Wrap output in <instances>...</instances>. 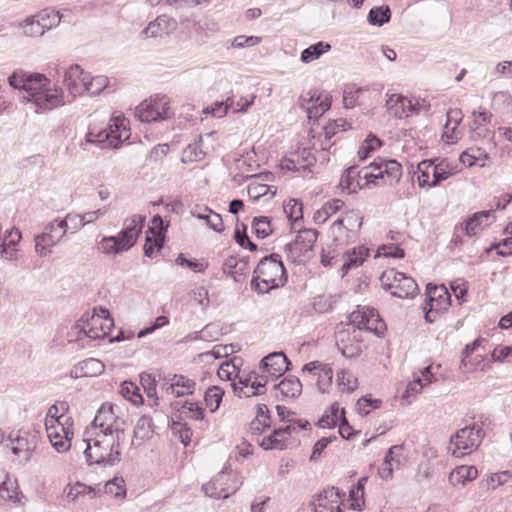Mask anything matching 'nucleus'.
I'll return each mask as SVG.
<instances>
[{
	"label": "nucleus",
	"mask_w": 512,
	"mask_h": 512,
	"mask_svg": "<svg viewBox=\"0 0 512 512\" xmlns=\"http://www.w3.org/2000/svg\"><path fill=\"white\" fill-rule=\"evenodd\" d=\"M123 440L120 429H116V434L96 432L94 437L85 438L83 446L87 464L116 465L120 461V442Z\"/></svg>",
	"instance_id": "f257e3e1"
},
{
	"label": "nucleus",
	"mask_w": 512,
	"mask_h": 512,
	"mask_svg": "<svg viewBox=\"0 0 512 512\" xmlns=\"http://www.w3.org/2000/svg\"><path fill=\"white\" fill-rule=\"evenodd\" d=\"M287 282V274L281 258L272 253L260 260L251 280V288L259 294L268 293L272 289L283 287Z\"/></svg>",
	"instance_id": "f03ea898"
},
{
	"label": "nucleus",
	"mask_w": 512,
	"mask_h": 512,
	"mask_svg": "<svg viewBox=\"0 0 512 512\" xmlns=\"http://www.w3.org/2000/svg\"><path fill=\"white\" fill-rule=\"evenodd\" d=\"M114 321L108 310L100 309V313L83 315L71 328L69 342L89 338L93 340L102 339L109 335Z\"/></svg>",
	"instance_id": "7ed1b4c3"
},
{
	"label": "nucleus",
	"mask_w": 512,
	"mask_h": 512,
	"mask_svg": "<svg viewBox=\"0 0 512 512\" xmlns=\"http://www.w3.org/2000/svg\"><path fill=\"white\" fill-rule=\"evenodd\" d=\"M485 437L483 428L473 423L457 430L450 437L449 452L454 457H463L479 447Z\"/></svg>",
	"instance_id": "20e7f679"
},
{
	"label": "nucleus",
	"mask_w": 512,
	"mask_h": 512,
	"mask_svg": "<svg viewBox=\"0 0 512 512\" xmlns=\"http://www.w3.org/2000/svg\"><path fill=\"white\" fill-rule=\"evenodd\" d=\"M173 115L170 100L166 95L151 96L135 108V117L146 123L164 121Z\"/></svg>",
	"instance_id": "39448f33"
},
{
	"label": "nucleus",
	"mask_w": 512,
	"mask_h": 512,
	"mask_svg": "<svg viewBox=\"0 0 512 512\" xmlns=\"http://www.w3.org/2000/svg\"><path fill=\"white\" fill-rule=\"evenodd\" d=\"M380 281L384 289L391 291V294L398 298H412L418 293L415 280L395 269L384 271Z\"/></svg>",
	"instance_id": "423d86ee"
},
{
	"label": "nucleus",
	"mask_w": 512,
	"mask_h": 512,
	"mask_svg": "<svg viewBox=\"0 0 512 512\" xmlns=\"http://www.w3.org/2000/svg\"><path fill=\"white\" fill-rule=\"evenodd\" d=\"M350 323L354 330H366L380 336L386 330L384 321L380 318L378 311L370 307H362L350 314Z\"/></svg>",
	"instance_id": "0eeeda50"
},
{
	"label": "nucleus",
	"mask_w": 512,
	"mask_h": 512,
	"mask_svg": "<svg viewBox=\"0 0 512 512\" xmlns=\"http://www.w3.org/2000/svg\"><path fill=\"white\" fill-rule=\"evenodd\" d=\"M119 411L120 408L117 405L102 404L94 418V427L100 428L99 432L101 433L113 434H116V429H120L122 431V437H124L125 421L118 415Z\"/></svg>",
	"instance_id": "6e6552de"
},
{
	"label": "nucleus",
	"mask_w": 512,
	"mask_h": 512,
	"mask_svg": "<svg viewBox=\"0 0 512 512\" xmlns=\"http://www.w3.org/2000/svg\"><path fill=\"white\" fill-rule=\"evenodd\" d=\"M67 233L65 222L55 219L49 222L42 234L35 238V250L40 256H46L50 253L49 248L58 244Z\"/></svg>",
	"instance_id": "1a4fd4ad"
},
{
	"label": "nucleus",
	"mask_w": 512,
	"mask_h": 512,
	"mask_svg": "<svg viewBox=\"0 0 512 512\" xmlns=\"http://www.w3.org/2000/svg\"><path fill=\"white\" fill-rule=\"evenodd\" d=\"M299 105L306 110L309 119H317L329 110L330 96L316 89L310 90L300 97Z\"/></svg>",
	"instance_id": "9d476101"
},
{
	"label": "nucleus",
	"mask_w": 512,
	"mask_h": 512,
	"mask_svg": "<svg viewBox=\"0 0 512 512\" xmlns=\"http://www.w3.org/2000/svg\"><path fill=\"white\" fill-rule=\"evenodd\" d=\"M204 493L215 499H226L238 489L230 473L221 471L211 481L202 486Z\"/></svg>",
	"instance_id": "9b49d317"
},
{
	"label": "nucleus",
	"mask_w": 512,
	"mask_h": 512,
	"mask_svg": "<svg viewBox=\"0 0 512 512\" xmlns=\"http://www.w3.org/2000/svg\"><path fill=\"white\" fill-rule=\"evenodd\" d=\"M372 167L377 170V174L365 173L368 181L386 178V181L392 185L398 182L402 175V167L396 160L378 158L372 162Z\"/></svg>",
	"instance_id": "f8f14e48"
},
{
	"label": "nucleus",
	"mask_w": 512,
	"mask_h": 512,
	"mask_svg": "<svg viewBox=\"0 0 512 512\" xmlns=\"http://www.w3.org/2000/svg\"><path fill=\"white\" fill-rule=\"evenodd\" d=\"M290 364L291 362L283 352H273L261 360L260 368L263 373H267L271 380L274 381L289 370Z\"/></svg>",
	"instance_id": "ddd939ff"
},
{
	"label": "nucleus",
	"mask_w": 512,
	"mask_h": 512,
	"mask_svg": "<svg viewBox=\"0 0 512 512\" xmlns=\"http://www.w3.org/2000/svg\"><path fill=\"white\" fill-rule=\"evenodd\" d=\"M341 503L339 489L330 487L318 494L313 502L314 512H342Z\"/></svg>",
	"instance_id": "4468645a"
},
{
	"label": "nucleus",
	"mask_w": 512,
	"mask_h": 512,
	"mask_svg": "<svg viewBox=\"0 0 512 512\" xmlns=\"http://www.w3.org/2000/svg\"><path fill=\"white\" fill-rule=\"evenodd\" d=\"M45 428L51 445L58 452H65L70 448L73 435L70 428L65 427L63 423L46 424Z\"/></svg>",
	"instance_id": "2eb2a0df"
},
{
	"label": "nucleus",
	"mask_w": 512,
	"mask_h": 512,
	"mask_svg": "<svg viewBox=\"0 0 512 512\" xmlns=\"http://www.w3.org/2000/svg\"><path fill=\"white\" fill-rule=\"evenodd\" d=\"M32 103L37 107V111H48L64 105L63 92L58 88L46 86L39 94L34 96Z\"/></svg>",
	"instance_id": "dca6fc26"
},
{
	"label": "nucleus",
	"mask_w": 512,
	"mask_h": 512,
	"mask_svg": "<svg viewBox=\"0 0 512 512\" xmlns=\"http://www.w3.org/2000/svg\"><path fill=\"white\" fill-rule=\"evenodd\" d=\"M317 237L318 231L315 229L300 230L295 240L287 245V249L298 256L304 255L306 252L312 250Z\"/></svg>",
	"instance_id": "f3484780"
},
{
	"label": "nucleus",
	"mask_w": 512,
	"mask_h": 512,
	"mask_svg": "<svg viewBox=\"0 0 512 512\" xmlns=\"http://www.w3.org/2000/svg\"><path fill=\"white\" fill-rule=\"evenodd\" d=\"M389 113L396 118L403 119L418 111L417 105L407 97L393 94L386 102Z\"/></svg>",
	"instance_id": "a211bd4d"
},
{
	"label": "nucleus",
	"mask_w": 512,
	"mask_h": 512,
	"mask_svg": "<svg viewBox=\"0 0 512 512\" xmlns=\"http://www.w3.org/2000/svg\"><path fill=\"white\" fill-rule=\"evenodd\" d=\"M176 21L167 16L160 15L155 20L151 21L148 26L142 31L145 37L157 38L163 35H169L176 29Z\"/></svg>",
	"instance_id": "6ab92c4d"
},
{
	"label": "nucleus",
	"mask_w": 512,
	"mask_h": 512,
	"mask_svg": "<svg viewBox=\"0 0 512 512\" xmlns=\"http://www.w3.org/2000/svg\"><path fill=\"white\" fill-rule=\"evenodd\" d=\"M337 346L342 355L346 358L358 357L364 347L362 341H360L356 335V330H354L353 333H340Z\"/></svg>",
	"instance_id": "aec40b11"
},
{
	"label": "nucleus",
	"mask_w": 512,
	"mask_h": 512,
	"mask_svg": "<svg viewBox=\"0 0 512 512\" xmlns=\"http://www.w3.org/2000/svg\"><path fill=\"white\" fill-rule=\"evenodd\" d=\"M362 226V217L358 212L349 211L345 214L344 218L338 219L333 223L332 231L336 234L335 240H339L341 234L349 231L355 236L356 232Z\"/></svg>",
	"instance_id": "412c9836"
},
{
	"label": "nucleus",
	"mask_w": 512,
	"mask_h": 512,
	"mask_svg": "<svg viewBox=\"0 0 512 512\" xmlns=\"http://www.w3.org/2000/svg\"><path fill=\"white\" fill-rule=\"evenodd\" d=\"M294 430H296V427L292 424L279 427L275 429L271 435L264 437L260 443V446L264 450H282L286 447L285 441L290 437L292 431Z\"/></svg>",
	"instance_id": "4be33fe9"
},
{
	"label": "nucleus",
	"mask_w": 512,
	"mask_h": 512,
	"mask_svg": "<svg viewBox=\"0 0 512 512\" xmlns=\"http://www.w3.org/2000/svg\"><path fill=\"white\" fill-rule=\"evenodd\" d=\"M105 370V365L96 358H88L79 362L70 372L71 377H96Z\"/></svg>",
	"instance_id": "5701e85b"
},
{
	"label": "nucleus",
	"mask_w": 512,
	"mask_h": 512,
	"mask_svg": "<svg viewBox=\"0 0 512 512\" xmlns=\"http://www.w3.org/2000/svg\"><path fill=\"white\" fill-rule=\"evenodd\" d=\"M111 122L107 128V132H112L109 135V147L118 148L123 141L129 139L130 131L124 117H114Z\"/></svg>",
	"instance_id": "b1692460"
},
{
	"label": "nucleus",
	"mask_w": 512,
	"mask_h": 512,
	"mask_svg": "<svg viewBox=\"0 0 512 512\" xmlns=\"http://www.w3.org/2000/svg\"><path fill=\"white\" fill-rule=\"evenodd\" d=\"M87 79H89V75L79 65L70 66L64 75V83L74 96L82 94L83 82Z\"/></svg>",
	"instance_id": "393cba45"
},
{
	"label": "nucleus",
	"mask_w": 512,
	"mask_h": 512,
	"mask_svg": "<svg viewBox=\"0 0 512 512\" xmlns=\"http://www.w3.org/2000/svg\"><path fill=\"white\" fill-rule=\"evenodd\" d=\"M456 173L457 166L451 164L447 159H434L430 187L433 188L440 185L442 181H445Z\"/></svg>",
	"instance_id": "a878e982"
},
{
	"label": "nucleus",
	"mask_w": 512,
	"mask_h": 512,
	"mask_svg": "<svg viewBox=\"0 0 512 512\" xmlns=\"http://www.w3.org/2000/svg\"><path fill=\"white\" fill-rule=\"evenodd\" d=\"M214 136V132H209L205 136H200L197 142L189 144L183 151L182 154V162H197L204 159L206 156V151L204 148L205 140L212 138Z\"/></svg>",
	"instance_id": "bb28decb"
},
{
	"label": "nucleus",
	"mask_w": 512,
	"mask_h": 512,
	"mask_svg": "<svg viewBox=\"0 0 512 512\" xmlns=\"http://www.w3.org/2000/svg\"><path fill=\"white\" fill-rule=\"evenodd\" d=\"M368 255V249L365 247L353 248L351 251L343 253L340 261H342L341 272L342 277L345 276L351 268L360 266L365 257Z\"/></svg>",
	"instance_id": "cd10ccee"
},
{
	"label": "nucleus",
	"mask_w": 512,
	"mask_h": 512,
	"mask_svg": "<svg viewBox=\"0 0 512 512\" xmlns=\"http://www.w3.org/2000/svg\"><path fill=\"white\" fill-rule=\"evenodd\" d=\"M48 85H50V80L44 74L28 72V78L23 88L28 94L27 101L32 102L34 96Z\"/></svg>",
	"instance_id": "c85d7f7f"
},
{
	"label": "nucleus",
	"mask_w": 512,
	"mask_h": 512,
	"mask_svg": "<svg viewBox=\"0 0 512 512\" xmlns=\"http://www.w3.org/2000/svg\"><path fill=\"white\" fill-rule=\"evenodd\" d=\"M196 383L194 380L187 378L184 375L175 374L172 379L167 391L171 390V393L176 397H182L185 395L193 394Z\"/></svg>",
	"instance_id": "c756f323"
},
{
	"label": "nucleus",
	"mask_w": 512,
	"mask_h": 512,
	"mask_svg": "<svg viewBox=\"0 0 512 512\" xmlns=\"http://www.w3.org/2000/svg\"><path fill=\"white\" fill-rule=\"evenodd\" d=\"M10 443L12 444V452L17 455L23 457L25 462H28L32 456V452L34 450V445H32L26 435L13 436L10 434L8 437Z\"/></svg>",
	"instance_id": "7c9ffc66"
},
{
	"label": "nucleus",
	"mask_w": 512,
	"mask_h": 512,
	"mask_svg": "<svg viewBox=\"0 0 512 512\" xmlns=\"http://www.w3.org/2000/svg\"><path fill=\"white\" fill-rule=\"evenodd\" d=\"M222 269L225 274L232 276L235 281H240L239 277L243 276L248 269V260L230 256L225 259Z\"/></svg>",
	"instance_id": "2f4dec72"
},
{
	"label": "nucleus",
	"mask_w": 512,
	"mask_h": 512,
	"mask_svg": "<svg viewBox=\"0 0 512 512\" xmlns=\"http://www.w3.org/2000/svg\"><path fill=\"white\" fill-rule=\"evenodd\" d=\"M478 470L475 466L462 465L455 468L449 475V481L452 485L462 484L473 481L477 478Z\"/></svg>",
	"instance_id": "473e14b6"
},
{
	"label": "nucleus",
	"mask_w": 512,
	"mask_h": 512,
	"mask_svg": "<svg viewBox=\"0 0 512 512\" xmlns=\"http://www.w3.org/2000/svg\"><path fill=\"white\" fill-rule=\"evenodd\" d=\"M490 215L491 210L476 212L460 225V229L464 231L466 235L474 236L482 226L483 220H488Z\"/></svg>",
	"instance_id": "72a5a7b5"
},
{
	"label": "nucleus",
	"mask_w": 512,
	"mask_h": 512,
	"mask_svg": "<svg viewBox=\"0 0 512 512\" xmlns=\"http://www.w3.org/2000/svg\"><path fill=\"white\" fill-rule=\"evenodd\" d=\"M358 181L362 182L361 170H358L356 166H350L342 174L340 185L349 192H355L359 188Z\"/></svg>",
	"instance_id": "f704fd0d"
},
{
	"label": "nucleus",
	"mask_w": 512,
	"mask_h": 512,
	"mask_svg": "<svg viewBox=\"0 0 512 512\" xmlns=\"http://www.w3.org/2000/svg\"><path fill=\"white\" fill-rule=\"evenodd\" d=\"M427 294L430 304H434V302H436V310L445 308L443 304H445L446 301L450 298V295L444 285L437 286L428 284Z\"/></svg>",
	"instance_id": "c9c22d12"
},
{
	"label": "nucleus",
	"mask_w": 512,
	"mask_h": 512,
	"mask_svg": "<svg viewBox=\"0 0 512 512\" xmlns=\"http://www.w3.org/2000/svg\"><path fill=\"white\" fill-rule=\"evenodd\" d=\"M285 397L296 398L301 394L302 384L300 380L294 376L283 379L275 386Z\"/></svg>",
	"instance_id": "e433bc0d"
},
{
	"label": "nucleus",
	"mask_w": 512,
	"mask_h": 512,
	"mask_svg": "<svg viewBox=\"0 0 512 512\" xmlns=\"http://www.w3.org/2000/svg\"><path fill=\"white\" fill-rule=\"evenodd\" d=\"M330 49L331 45L329 43L320 41L304 49L301 53L300 59L303 63H310L318 59Z\"/></svg>",
	"instance_id": "4c0bfd02"
},
{
	"label": "nucleus",
	"mask_w": 512,
	"mask_h": 512,
	"mask_svg": "<svg viewBox=\"0 0 512 512\" xmlns=\"http://www.w3.org/2000/svg\"><path fill=\"white\" fill-rule=\"evenodd\" d=\"M391 19V10L389 6H379L370 9L368 13V23L373 26L381 27Z\"/></svg>",
	"instance_id": "58836bf2"
},
{
	"label": "nucleus",
	"mask_w": 512,
	"mask_h": 512,
	"mask_svg": "<svg viewBox=\"0 0 512 512\" xmlns=\"http://www.w3.org/2000/svg\"><path fill=\"white\" fill-rule=\"evenodd\" d=\"M33 16L39 20V25L43 26L44 32L50 30L54 26H57L61 21L59 12L50 9H44Z\"/></svg>",
	"instance_id": "ea45409f"
},
{
	"label": "nucleus",
	"mask_w": 512,
	"mask_h": 512,
	"mask_svg": "<svg viewBox=\"0 0 512 512\" xmlns=\"http://www.w3.org/2000/svg\"><path fill=\"white\" fill-rule=\"evenodd\" d=\"M433 161L434 159H425L422 160L417 166V179L420 187H430V178H432L433 171Z\"/></svg>",
	"instance_id": "a19ab883"
},
{
	"label": "nucleus",
	"mask_w": 512,
	"mask_h": 512,
	"mask_svg": "<svg viewBox=\"0 0 512 512\" xmlns=\"http://www.w3.org/2000/svg\"><path fill=\"white\" fill-rule=\"evenodd\" d=\"M108 85V78L96 76L85 80L82 86V93L87 92L91 96L98 95Z\"/></svg>",
	"instance_id": "79ce46f5"
},
{
	"label": "nucleus",
	"mask_w": 512,
	"mask_h": 512,
	"mask_svg": "<svg viewBox=\"0 0 512 512\" xmlns=\"http://www.w3.org/2000/svg\"><path fill=\"white\" fill-rule=\"evenodd\" d=\"M121 395L133 404L143 403V397L137 384L124 381L120 386Z\"/></svg>",
	"instance_id": "37998d69"
},
{
	"label": "nucleus",
	"mask_w": 512,
	"mask_h": 512,
	"mask_svg": "<svg viewBox=\"0 0 512 512\" xmlns=\"http://www.w3.org/2000/svg\"><path fill=\"white\" fill-rule=\"evenodd\" d=\"M145 216L142 215H134L129 219H126L124 222V228L122 229L124 233L131 234L135 241L139 237L142 232V228L145 223Z\"/></svg>",
	"instance_id": "c03bdc74"
},
{
	"label": "nucleus",
	"mask_w": 512,
	"mask_h": 512,
	"mask_svg": "<svg viewBox=\"0 0 512 512\" xmlns=\"http://www.w3.org/2000/svg\"><path fill=\"white\" fill-rule=\"evenodd\" d=\"M152 419L148 416H141L134 428V438L145 440L152 436Z\"/></svg>",
	"instance_id": "a18cd8bd"
},
{
	"label": "nucleus",
	"mask_w": 512,
	"mask_h": 512,
	"mask_svg": "<svg viewBox=\"0 0 512 512\" xmlns=\"http://www.w3.org/2000/svg\"><path fill=\"white\" fill-rule=\"evenodd\" d=\"M223 395L224 391L218 386H212L207 389L204 401L211 412H215L219 408Z\"/></svg>",
	"instance_id": "49530a36"
},
{
	"label": "nucleus",
	"mask_w": 512,
	"mask_h": 512,
	"mask_svg": "<svg viewBox=\"0 0 512 512\" xmlns=\"http://www.w3.org/2000/svg\"><path fill=\"white\" fill-rule=\"evenodd\" d=\"M23 29L24 35L28 37H40L44 35L43 26L39 25V20L34 16L27 17L24 21L18 24Z\"/></svg>",
	"instance_id": "de8ad7c7"
},
{
	"label": "nucleus",
	"mask_w": 512,
	"mask_h": 512,
	"mask_svg": "<svg viewBox=\"0 0 512 512\" xmlns=\"http://www.w3.org/2000/svg\"><path fill=\"white\" fill-rule=\"evenodd\" d=\"M338 403H333L329 410L319 419L318 426L321 428H332L335 427L340 420Z\"/></svg>",
	"instance_id": "09e8293b"
},
{
	"label": "nucleus",
	"mask_w": 512,
	"mask_h": 512,
	"mask_svg": "<svg viewBox=\"0 0 512 512\" xmlns=\"http://www.w3.org/2000/svg\"><path fill=\"white\" fill-rule=\"evenodd\" d=\"M333 368L330 364H324L318 372L317 386L321 393L327 392L332 384Z\"/></svg>",
	"instance_id": "8fccbe9b"
},
{
	"label": "nucleus",
	"mask_w": 512,
	"mask_h": 512,
	"mask_svg": "<svg viewBox=\"0 0 512 512\" xmlns=\"http://www.w3.org/2000/svg\"><path fill=\"white\" fill-rule=\"evenodd\" d=\"M253 381L251 384V393L245 392V397H253L257 395H261L264 393L261 389L265 388L267 382L271 380L270 376L267 373H264L262 375L258 374L257 372H252Z\"/></svg>",
	"instance_id": "3c124183"
},
{
	"label": "nucleus",
	"mask_w": 512,
	"mask_h": 512,
	"mask_svg": "<svg viewBox=\"0 0 512 512\" xmlns=\"http://www.w3.org/2000/svg\"><path fill=\"white\" fill-rule=\"evenodd\" d=\"M67 410L68 404L66 402H58L50 406L46 414L45 425L61 423L60 419L63 417Z\"/></svg>",
	"instance_id": "603ef678"
},
{
	"label": "nucleus",
	"mask_w": 512,
	"mask_h": 512,
	"mask_svg": "<svg viewBox=\"0 0 512 512\" xmlns=\"http://www.w3.org/2000/svg\"><path fill=\"white\" fill-rule=\"evenodd\" d=\"M252 228L260 239L266 238L272 232L270 220L266 216L255 217L252 222Z\"/></svg>",
	"instance_id": "864d4df0"
},
{
	"label": "nucleus",
	"mask_w": 512,
	"mask_h": 512,
	"mask_svg": "<svg viewBox=\"0 0 512 512\" xmlns=\"http://www.w3.org/2000/svg\"><path fill=\"white\" fill-rule=\"evenodd\" d=\"M98 249L107 255H116L124 252L115 236L104 237L99 242Z\"/></svg>",
	"instance_id": "5fc2aeb1"
},
{
	"label": "nucleus",
	"mask_w": 512,
	"mask_h": 512,
	"mask_svg": "<svg viewBox=\"0 0 512 512\" xmlns=\"http://www.w3.org/2000/svg\"><path fill=\"white\" fill-rule=\"evenodd\" d=\"M18 496V487L16 480L8 476L0 485V497L4 500L15 501Z\"/></svg>",
	"instance_id": "6e6d98bb"
},
{
	"label": "nucleus",
	"mask_w": 512,
	"mask_h": 512,
	"mask_svg": "<svg viewBox=\"0 0 512 512\" xmlns=\"http://www.w3.org/2000/svg\"><path fill=\"white\" fill-rule=\"evenodd\" d=\"M104 488L105 493L111 494L115 497L123 498L126 495L125 481L122 477H114L109 480L106 482Z\"/></svg>",
	"instance_id": "4d7b16f0"
},
{
	"label": "nucleus",
	"mask_w": 512,
	"mask_h": 512,
	"mask_svg": "<svg viewBox=\"0 0 512 512\" xmlns=\"http://www.w3.org/2000/svg\"><path fill=\"white\" fill-rule=\"evenodd\" d=\"M381 146V141L374 135H369L358 150L360 160L368 158L371 152Z\"/></svg>",
	"instance_id": "13d9d810"
},
{
	"label": "nucleus",
	"mask_w": 512,
	"mask_h": 512,
	"mask_svg": "<svg viewBox=\"0 0 512 512\" xmlns=\"http://www.w3.org/2000/svg\"><path fill=\"white\" fill-rule=\"evenodd\" d=\"M112 132H107V128L95 132L90 129L86 134V142L92 144H99L101 147H109V135Z\"/></svg>",
	"instance_id": "bf43d9fd"
},
{
	"label": "nucleus",
	"mask_w": 512,
	"mask_h": 512,
	"mask_svg": "<svg viewBox=\"0 0 512 512\" xmlns=\"http://www.w3.org/2000/svg\"><path fill=\"white\" fill-rule=\"evenodd\" d=\"M92 494L91 497H95V490L91 486H87L83 483L77 482L72 486L67 493L66 497L69 502H74L81 495Z\"/></svg>",
	"instance_id": "052dcab7"
},
{
	"label": "nucleus",
	"mask_w": 512,
	"mask_h": 512,
	"mask_svg": "<svg viewBox=\"0 0 512 512\" xmlns=\"http://www.w3.org/2000/svg\"><path fill=\"white\" fill-rule=\"evenodd\" d=\"M382 401L380 399H371L362 397L357 401V410L362 415H368L371 410L377 409L381 406Z\"/></svg>",
	"instance_id": "680f3d73"
},
{
	"label": "nucleus",
	"mask_w": 512,
	"mask_h": 512,
	"mask_svg": "<svg viewBox=\"0 0 512 512\" xmlns=\"http://www.w3.org/2000/svg\"><path fill=\"white\" fill-rule=\"evenodd\" d=\"M260 42L261 38L257 36L238 35L232 40L231 46L234 48L241 49L244 47L256 46Z\"/></svg>",
	"instance_id": "e2e57ef3"
},
{
	"label": "nucleus",
	"mask_w": 512,
	"mask_h": 512,
	"mask_svg": "<svg viewBox=\"0 0 512 512\" xmlns=\"http://www.w3.org/2000/svg\"><path fill=\"white\" fill-rule=\"evenodd\" d=\"M28 78V72L19 69L15 70L9 77L8 83L14 89L23 90Z\"/></svg>",
	"instance_id": "0e129e2a"
},
{
	"label": "nucleus",
	"mask_w": 512,
	"mask_h": 512,
	"mask_svg": "<svg viewBox=\"0 0 512 512\" xmlns=\"http://www.w3.org/2000/svg\"><path fill=\"white\" fill-rule=\"evenodd\" d=\"M192 299L201 306L202 310H206L209 306V295L208 290L203 287L199 286L192 290Z\"/></svg>",
	"instance_id": "69168bd1"
},
{
	"label": "nucleus",
	"mask_w": 512,
	"mask_h": 512,
	"mask_svg": "<svg viewBox=\"0 0 512 512\" xmlns=\"http://www.w3.org/2000/svg\"><path fill=\"white\" fill-rule=\"evenodd\" d=\"M337 382L339 386H343L348 391H354L357 388V379L345 370L337 373Z\"/></svg>",
	"instance_id": "338daca9"
},
{
	"label": "nucleus",
	"mask_w": 512,
	"mask_h": 512,
	"mask_svg": "<svg viewBox=\"0 0 512 512\" xmlns=\"http://www.w3.org/2000/svg\"><path fill=\"white\" fill-rule=\"evenodd\" d=\"M360 91L361 90L356 88L354 85L345 87L343 91V102L346 108H352L355 106Z\"/></svg>",
	"instance_id": "774afa93"
}]
</instances>
